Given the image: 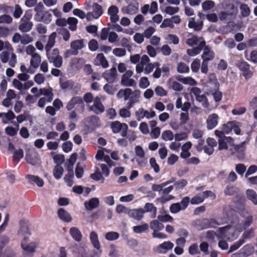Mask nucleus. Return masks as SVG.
<instances>
[{"mask_svg":"<svg viewBox=\"0 0 257 257\" xmlns=\"http://www.w3.org/2000/svg\"><path fill=\"white\" fill-rule=\"evenodd\" d=\"M246 195L249 200H250L254 204L257 205V194L254 190L252 189H247L246 191Z\"/></svg>","mask_w":257,"mask_h":257,"instance_id":"obj_40","label":"nucleus"},{"mask_svg":"<svg viewBox=\"0 0 257 257\" xmlns=\"http://www.w3.org/2000/svg\"><path fill=\"white\" fill-rule=\"evenodd\" d=\"M174 182V180L173 179H172L171 180L165 182L164 183H162L161 184H159V185L154 184L152 186V189L154 191H158L160 193H161V194H163V188L165 186H166L167 185H168L171 183H173Z\"/></svg>","mask_w":257,"mask_h":257,"instance_id":"obj_45","label":"nucleus"},{"mask_svg":"<svg viewBox=\"0 0 257 257\" xmlns=\"http://www.w3.org/2000/svg\"><path fill=\"white\" fill-rule=\"evenodd\" d=\"M203 49V53L201 55L203 61L208 62L212 60L215 57L214 52L207 46H205Z\"/></svg>","mask_w":257,"mask_h":257,"instance_id":"obj_21","label":"nucleus"},{"mask_svg":"<svg viewBox=\"0 0 257 257\" xmlns=\"http://www.w3.org/2000/svg\"><path fill=\"white\" fill-rule=\"evenodd\" d=\"M201 62L199 59H195L191 64V69L193 72L197 73L200 68Z\"/></svg>","mask_w":257,"mask_h":257,"instance_id":"obj_53","label":"nucleus"},{"mask_svg":"<svg viewBox=\"0 0 257 257\" xmlns=\"http://www.w3.org/2000/svg\"><path fill=\"white\" fill-rule=\"evenodd\" d=\"M202 23H197L194 18H190L189 21L188 27L193 28L196 31H199L201 29Z\"/></svg>","mask_w":257,"mask_h":257,"instance_id":"obj_52","label":"nucleus"},{"mask_svg":"<svg viewBox=\"0 0 257 257\" xmlns=\"http://www.w3.org/2000/svg\"><path fill=\"white\" fill-rule=\"evenodd\" d=\"M204 200V197L203 193L197 194L193 197L190 200L192 204H198L202 203Z\"/></svg>","mask_w":257,"mask_h":257,"instance_id":"obj_60","label":"nucleus"},{"mask_svg":"<svg viewBox=\"0 0 257 257\" xmlns=\"http://www.w3.org/2000/svg\"><path fill=\"white\" fill-rule=\"evenodd\" d=\"M63 173V169L62 167L57 165L53 170V175L56 179H59L61 178Z\"/></svg>","mask_w":257,"mask_h":257,"instance_id":"obj_56","label":"nucleus"},{"mask_svg":"<svg viewBox=\"0 0 257 257\" xmlns=\"http://www.w3.org/2000/svg\"><path fill=\"white\" fill-rule=\"evenodd\" d=\"M52 15L50 11H44L39 15H35L34 20L37 22H42L45 24H49L52 21Z\"/></svg>","mask_w":257,"mask_h":257,"instance_id":"obj_15","label":"nucleus"},{"mask_svg":"<svg viewBox=\"0 0 257 257\" xmlns=\"http://www.w3.org/2000/svg\"><path fill=\"white\" fill-rule=\"evenodd\" d=\"M177 80L185 85L195 86L197 85V81L190 76L184 77L179 76L177 78Z\"/></svg>","mask_w":257,"mask_h":257,"instance_id":"obj_32","label":"nucleus"},{"mask_svg":"<svg viewBox=\"0 0 257 257\" xmlns=\"http://www.w3.org/2000/svg\"><path fill=\"white\" fill-rule=\"evenodd\" d=\"M110 151L105 148L99 149L96 154L95 158L97 160L103 161L106 162L110 167L114 165V163L111 160L109 157L105 154H109Z\"/></svg>","mask_w":257,"mask_h":257,"instance_id":"obj_5","label":"nucleus"},{"mask_svg":"<svg viewBox=\"0 0 257 257\" xmlns=\"http://www.w3.org/2000/svg\"><path fill=\"white\" fill-rule=\"evenodd\" d=\"M239 232V231L231 226L220 228L217 233V237L218 239H219L218 246L223 250L227 249L228 245L226 241L220 239L226 238L228 240H233L237 237Z\"/></svg>","mask_w":257,"mask_h":257,"instance_id":"obj_2","label":"nucleus"},{"mask_svg":"<svg viewBox=\"0 0 257 257\" xmlns=\"http://www.w3.org/2000/svg\"><path fill=\"white\" fill-rule=\"evenodd\" d=\"M26 178L28 179L30 183H34L38 187H41L43 186L44 184L43 180L39 176L32 175H28L26 176Z\"/></svg>","mask_w":257,"mask_h":257,"instance_id":"obj_33","label":"nucleus"},{"mask_svg":"<svg viewBox=\"0 0 257 257\" xmlns=\"http://www.w3.org/2000/svg\"><path fill=\"white\" fill-rule=\"evenodd\" d=\"M201 41H204L201 38H197L195 36H190V37L188 38L186 40V43L189 46L196 45L200 44Z\"/></svg>","mask_w":257,"mask_h":257,"instance_id":"obj_46","label":"nucleus"},{"mask_svg":"<svg viewBox=\"0 0 257 257\" xmlns=\"http://www.w3.org/2000/svg\"><path fill=\"white\" fill-rule=\"evenodd\" d=\"M141 98V91L139 89L132 91L131 89V92L129 93V100L127 102V107L129 108H132L135 103L139 102Z\"/></svg>","mask_w":257,"mask_h":257,"instance_id":"obj_14","label":"nucleus"},{"mask_svg":"<svg viewBox=\"0 0 257 257\" xmlns=\"http://www.w3.org/2000/svg\"><path fill=\"white\" fill-rule=\"evenodd\" d=\"M239 69L246 79L250 78L252 75L249 69V65L245 61L240 62L237 65Z\"/></svg>","mask_w":257,"mask_h":257,"instance_id":"obj_20","label":"nucleus"},{"mask_svg":"<svg viewBox=\"0 0 257 257\" xmlns=\"http://www.w3.org/2000/svg\"><path fill=\"white\" fill-rule=\"evenodd\" d=\"M41 57L38 53H36L32 56V58L30 60L31 67L34 68H37L41 63Z\"/></svg>","mask_w":257,"mask_h":257,"instance_id":"obj_36","label":"nucleus"},{"mask_svg":"<svg viewBox=\"0 0 257 257\" xmlns=\"http://www.w3.org/2000/svg\"><path fill=\"white\" fill-rule=\"evenodd\" d=\"M130 92L131 88L122 89L117 92L116 96L118 98L124 97V99L127 100L129 98V93Z\"/></svg>","mask_w":257,"mask_h":257,"instance_id":"obj_42","label":"nucleus"},{"mask_svg":"<svg viewBox=\"0 0 257 257\" xmlns=\"http://www.w3.org/2000/svg\"><path fill=\"white\" fill-rule=\"evenodd\" d=\"M51 156L53 158L54 162L57 164H61L64 161V157L62 155L56 154L54 152H51Z\"/></svg>","mask_w":257,"mask_h":257,"instance_id":"obj_57","label":"nucleus"},{"mask_svg":"<svg viewBox=\"0 0 257 257\" xmlns=\"http://www.w3.org/2000/svg\"><path fill=\"white\" fill-rule=\"evenodd\" d=\"M205 41H201L200 44L197 47L189 49L187 50V54L191 57H194L198 55L205 46Z\"/></svg>","mask_w":257,"mask_h":257,"instance_id":"obj_27","label":"nucleus"},{"mask_svg":"<svg viewBox=\"0 0 257 257\" xmlns=\"http://www.w3.org/2000/svg\"><path fill=\"white\" fill-rule=\"evenodd\" d=\"M57 36L56 32H53L49 36L47 43L45 46V50L48 51L54 46L55 44V39Z\"/></svg>","mask_w":257,"mask_h":257,"instance_id":"obj_35","label":"nucleus"},{"mask_svg":"<svg viewBox=\"0 0 257 257\" xmlns=\"http://www.w3.org/2000/svg\"><path fill=\"white\" fill-rule=\"evenodd\" d=\"M32 15L30 12H26L23 18L21 19L19 26V29L23 32L30 31L33 26V23L30 21Z\"/></svg>","mask_w":257,"mask_h":257,"instance_id":"obj_3","label":"nucleus"},{"mask_svg":"<svg viewBox=\"0 0 257 257\" xmlns=\"http://www.w3.org/2000/svg\"><path fill=\"white\" fill-rule=\"evenodd\" d=\"M69 233L72 238L76 242H80L82 239V234L80 230L76 227H71Z\"/></svg>","mask_w":257,"mask_h":257,"instance_id":"obj_25","label":"nucleus"},{"mask_svg":"<svg viewBox=\"0 0 257 257\" xmlns=\"http://www.w3.org/2000/svg\"><path fill=\"white\" fill-rule=\"evenodd\" d=\"M46 53L48 59L50 62H52V60L60 56L59 51L58 49H54L52 51L50 50L48 51H46Z\"/></svg>","mask_w":257,"mask_h":257,"instance_id":"obj_50","label":"nucleus"},{"mask_svg":"<svg viewBox=\"0 0 257 257\" xmlns=\"http://www.w3.org/2000/svg\"><path fill=\"white\" fill-rule=\"evenodd\" d=\"M150 85V82L147 77H142L139 80V85L141 88L146 89Z\"/></svg>","mask_w":257,"mask_h":257,"instance_id":"obj_58","label":"nucleus"},{"mask_svg":"<svg viewBox=\"0 0 257 257\" xmlns=\"http://www.w3.org/2000/svg\"><path fill=\"white\" fill-rule=\"evenodd\" d=\"M0 13H4V15L13 14V16L16 18V5L15 10L13 6H8L6 4H0Z\"/></svg>","mask_w":257,"mask_h":257,"instance_id":"obj_24","label":"nucleus"},{"mask_svg":"<svg viewBox=\"0 0 257 257\" xmlns=\"http://www.w3.org/2000/svg\"><path fill=\"white\" fill-rule=\"evenodd\" d=\"M118 8L114 5L111 6L107 10V14L109 16L110 20L112 23H116L119 21Z\"/></svg>","mask_w":257,"mask_h":257,"instance_id":"obj_18","label":"nucleus"},{"mask_svg":"<svg viewBox=\"0 0 257 257\" xmlns=\"http://www.w3.org/2000/svg\"><path fill=\"white\" fill-rule=\"evenodd\" d=\"M177 71L180 73H188L189 71V67L185 63L180 62L177 65Z\"/></svg>","mask_w":257,"mask_h":257,"instance_id":"obj_59","label":"nucleus"},{"mask_svg":"<svg viewBox=\"0 0 257 257\" xmlns=\"http://www.w3.org/2000/svg\"><path fill=\"white\" fill-rule=\"evenodd\" d=\"M109 257H119L116 246L114 244H110L108 249Z\"/></svg>","mask_w":257,"mask_h":257,"instance_id":"obj_55","label":"nucleus"},{"mask_svg":"<svg viewBox=\"0 0 257 257\" xmlns=\"http://www.w3.org/2000/svg\"><path fill=\"white\" fill-rule=\"evenodd\" d=\"M89 238L92 246L97 250L96 253L97 257H100L102 251L97 233L94 231H91L90 233Z\"/></svg>","mask_w":257,"mask_h":257,"instance_id":"obj_9","label":"nucleus"},{"mask_svg":"<svg viewBox=\"0 0 257 257\" xmlns=\"http://www.w3.org/2000/svg\"><path fill=\"white\" fill-rule=\"evenodd\" d=\"M175 135L171 130H166L162 132L161 138L164 141H172L174 138Z\"/></svg>","mask_w":257,"mask_h":257,"instance_id":"obj_38","label":"nucleus"},{"mask_svg":"<svg viewBox=\"0 0 257 257\" xmlns=\"http://www.w3.org/2000/svg\"><path fill=\"white\" fill-rule=\"evenodd\" d=\"M155 116V112L152 109L149 111L143 108H140L135 112V116L138 121H141L145 117L150 119Z\"/></svg>","mask_w":257,"mask_h":257,"instance_id":"obj_7","label":"nucleus"},{"mask_svg":"<svg viewBox=\"0 0 257 257\" xmlns=\"http://www.w3.org/2000/svg\"><path fill=\"white\" fill-rule=\"evenodd\" d=\"M84 46L83 41L82 40H77L72 41L70 44L71 49V54L77 55L78 54V51L83 48Z\"/></svg>","mask_w":257,"mask_h":257,"instance_id":"obj_23","label":"nucleus"},{"mask_svg":"<svg viewBox=\"0 0 257 257\" xmlns=\"http://www.w3.org/2000/svg\"><path fill=\"white\" fill-rule=\"evenodd\" d=\"M26 160L28 163L32 165H37L40 160L39 154L35 150L29 151L26 155Z\"/></svg>","mask_w":257,"mask_h":257,"instance_id":"obj_13","label":"nucleus"},{"mask_svg":"<svg viewBox=\"0 0 257 257\" xmlns=\"http://www.w3.org/2000/svg\"><path fill=\"white\" fill-rule=\"evenodd\" d=\"M246 111L245 107L239 106L233 108L232 111V114L234 115H240L244 114Z\"/></svg>","mask_w":257,"mask_h":257,"instance_id":"obj_64","label":"nucleus"},{"mask_svg":"<svg viewBox=\"0 0 257 257\" xmlns=\"http://www.w3.org/2000/svg\"><path fill=\"white\" fill-rule=\"evenodd\" d=\"M105 238L108 241H113L117 239L119 234L115 231H109L105 234Z\"/></svg>","mask_w":257,"mask_h":257,"instance_id":"obj_48","label":"nucleus"},{"mask_svg":"<svg viewBox=\"0 0 257 257\" xmlns=\"http://www.w3.org/2000/svg\"><path fill=\"white\" fill-rule=\"evenodd\" d=\"M3 114L2 121L7 123L8 121L12 120L15 117V114L12 110H9L7 113H2Z\"/></svg>","mask_w":257,"mask_h":257,"instance_id":"obj_51","label":"nucleus"},{"mask_svg":"<svg viewBox=\"0 0 257 257\" xmlns=\"http://www.w3.org/2000/svg\"><path fill=\"white\" fill-rule=\"evenodd\" d=\"M116 69L111 68L103 73V77L109 83L113 82L116 78Z\"/></svg>","mask_w":257,"mask_h":257,"instance_id":"obj_26","label":"nucleus"},{"mask_svg":"<svg viewBox=\"0 0 257 257\" xmlns=\"http://www.w3.org/2000/svg\"><path fill=\"white\" fill-rule=\"evenodd\" d=\"M218 150H227L229 147H233L234 145V140L230 137H225L219 139Z\"/></svg>","mask_w":257,"mask_h":257,"instance_id":"obj_11","label":"nucleus"},{"mask_svg":"<svg viewBox=\"0 0 257 257\" xmlns=\"http://www.w3.org/2000/svg\"><path fill=\"white\" fill-rule=\"evenodd\" d=\"M113 54L116 57H123L126 54L125 49L121 48H115L112 51Z\"/></svg>","mask_w":257,"mask_h":257,"instance_id":"obj_63","label":"nucleus"},{"mask_svg":"<svg viewBox=\"0 0 257 257\" xmlns=\"http://www.w3.org/2000/svg\"><path fill=\"white\" fill-rule=\"evenodd\" d=\"M139 10V3L136 0H130L127 6L123 7L121 11L127 15H134L136 14Z\"/></svg>","mask_w":257,"mask_h":257,"instance_id":"obj_6","label":"nucleus"},{"mask_svg":"<svg viewBox=\"0 0 257 257\" xmlns=\"http://www.w3.org/2000/svg\"><path fill=\"white\" fill-rule=\"evenodd\" d=\"M160 66V64L158 62L150 63L145 65L144 73L145 74H149L152 72L155 67Z\"/></svg>","mask_w":257,"mask_h":257,"instance_id":"obj_44","label":"nucleus"},{"mask_svg":"<svg viewBox=\"0 0 257 257\" xmlns=\"http://www.w3.org/2000/svg\"><path fill=\"white\" fill-rule=\"evenodd\" d=\"M20 40L22 44H27L33 41V38L29 35H25L21 36L17 34V41Z\"/></svg>","mask_w":257,"mask_h":257,"instance_id":"obj_49","label":"nucleus"},{"mask_svg":"<svg viewBox=\"0 0 257 257\" xmlns=\"http://www.w3.org/2000/svg\"><path fill=\"white\" fill-rule=\"evenodd\" d=\"M78 20L74 17H70L67 19V24L69 25V29L74 31L77 29Z\"/></svg>","mask_w":257,"mask_h":257,"instance_id":"obj_47","label":"nucleus"},{"mask_svg":"<svg viewBox=\"0 0 257 257\" xmlns=\"http://www.w3.org/2000/svg\"><path fill=\"white\" fill-rule=\"evenodd\" d=\"M99 203V201L97 198H92L88 201H86L84 202V206L86 210H92L96 208Z\"/></svg>","mask_w":257,"mask_h":257,"instance_id":"obj_31","label":"nucleus"},{"mask_svg":"<svg viewBox=\"0 0 257 257\" xmlns=\"http://www.w3.org/2000/svg\"><path fill=\"white\" fill-rule=\"evenodd\" d=\"M133 74L132 70H127L122 76L121 84L126 86H134L136 85V82L133 79L131 78Z\"/></svg>","mask_w":257,"mask_h":257,"instance_id":"obj_12","label":"nucleus"},{"mask_svg":"<svg viewBox=\"0 0 257 257\" xmlns=\"http://www.w3.org/2000/svg\"><path fill=\"white\" fill-rule=\"evenodd\" d=\"M94 64L96 65H101L104 68H107L109 65L107 61L102 53L98 54L97 55L94 60Z\"/></svg>","mask_w":257,"mask_h":257,"instance_id":"obj_28","label":"nucleus"},{"mask_svg":"<svg viewBox=\"0 0 257 257\" xmlns=\"http://www.w3.org/2000/svg\"><path fill=\"white\" fill-rule=\"evenodd\" d=\"M103 14L102 7L97 3L92 5V11L86 14V20L88 21L98 19Z\"/></svg>","mask_w":257,"mask_h":257,"instance_id":"obj_4","label":"nucleus"},{"mask_svg":"<svg viewBox=\"0 0 257 257\" xmlns=\"http://www.w3.org/2000/svg\"><path fill=\"white\" fill-rule=\"evenodd\" d=\"M174 243L170 241H166L154 248V250L159 253H166L173 248Z\"/></svg>","mask_w":257,"mask_h":257,"instance_id":"obj_10","label":"nucleus"},{"mask_svg":"<svg viewBox=\"0 0 257 257\" xmlns=\"http://www.w3.org/2000/svg\"><path fill=\"white\" fill-rule=\"evenodd\" d=\"M168 83L170 86L174 90L180 91L183 90V86L178 82L174 81L172 78H170Z\"/></svg>","mask_w":257,"mask_h":257,"instance_id":"obj_39","label":"nucleus"},{"mask_svg":"<svg viewBox=\"0 0 257 257\" xmlns=\"http://www.w3.org/2000/svg\"><path fill=\"white\" fill-rule=\"evenodd\" d=\"M80 105L84 107V104L82 98L80 97H74L68 103L66 107L68 110H71L76 105Z\"/></svg>","mask_w":257,"mask_h":257,"instance_id":"obj_29","label":"nucleus"},{"mask_svg":"<svg viewBox=\"0 0 257 257\" xmlns=\"http://www.w3.org/2000/svg\"><path fill=\"white\" fill-rule=\"evenodd\" d=\"M188 138V133L184 132L177 133L174 136L175 140L178 142L186 140Z\"/></svg>","mask_w":257,"mask_h":257,"instance_id":"obj_54","label":"nucleus"},{"mask_svg":"<svg viewBox=\"0 0 257 257\" xmlns=\"http://www.w3.org/2000/svg\"><path fill=\"white\" fill-rule=\"evenodd\" d=\"M103 90L109 94H113L116 91L117 88L112 85L106 84L103 86Z\"/></svg>","mask_w":257,"mask_h":257,"instance_id":"obj_62","label":"nucleus"},{"mask_svg":"<svg viewBox=\"0 0 257 257\" xmlns=\"http://www.w3.org/2000/svg\"><path fill=\"white\" fill-rule=\"evenodd\" d=\"M89 109L96 114L101 113L104 111V107L101 102L100 98L98 96L94 98L93 104L90 106Z\"/></svg>","mask_w":257,"mask_h":257,"instance_id":"obj_17","label":"nucleus"},{"mask_svg":"<svg viewBox=\"0 0 257 257\" xmlns=\"http://www.w3.org/2000/svg\"><path fill=\"white\" fill-rule=\"evenodd\" d=\"M40 95H43L47 98V102H51L53 99V89L51 87L48 88H43L40 89Z\"/></svg>","mask_w":257,"mask_h":257,"instance_id":"obj_34","label":"nucleus"},{"mask_svg":"<svg viewBox=\"0 0 257 257\" xmlns=\"http://www.w3.org/2000/svg\"><path fill=\"white\" fill-rule=\"evenodd\" d=\"M111 128L114 133H118L120 130L123 131V136H125L128 130L127 124L125 123H120L116 121L111 124Z\"/></svg>","mask_w":257,"mask_h":257,"instance_id":"obj_16","label":"nucleus"},{"mask_svg":"<svg viewBox=\"0 0 257 257\" xmlns=\"http://www.w3.org/2000/svg\"><path fill=\"white\" fill-rule=\"evenodd\" d=\"M59 218L66 222L71 221L72 218L71 215L66 210L63 208H60L58 210L57 212Z\"/></svg>","mask_w":257,"mask_h":257,"instance_id":"obj_30","label":"nucleus"},{"mask_svg":"<svg viewBox=\"0 0 257 257\" xmlns=\"http://www.w3.org/2000/svg\"><path fill=\"white\" fill-rule=\"evenodd\" d=\"M159 220H154L151 222L150 223V228L153 230V232H156L157 231H160L162 230L164 226V225L159 221Z\"/></svg>","mask_w":257,"mask_h":257,"instance_id":"obj_37","label":"nucleus"},{"mask_svg":"<svg viewBox=\"0 0 257 257\" xmlns=\"http://www.w3.org/2000/svg\"><path fill=\"white\" fill-rule=\"evenodd\" d=\"M18 234L22 238L21 247L24 257H32L40 246L38 240L30 241L29 237L32 234L31 226L28 221L21 220Z\"/></svg>","mask_w":257,"mask_h":257,"instance_id":"obj_1","label":"nucleus"},{"mask_svg":"<svg viewBox=\"0 0 257 257\" xmlns=\"http://www.w3.org/2000/svg\"><path fill=\"white\" fill-rule=\"evenodd\" d=\"M148 228V225L146 223L140 225L134 226L133 229V231L137 233H142Z\"/></svg>","mask_w":257,"mask_h":257,"instance_id":"obj_61","label":"nucleus"},{"mask_svg":"<svg viewBox=\"0 0 257 257\" xmlns=\"http://www.w3.org/2000/svg\"><path fill=\"white\" fill-rule=\"evenodd\" d=\"M135 152L137 156L136 161L140 166H144L147 163V159L145 157V153L143 149L140 146L135 148Z\"/></svg>","mask_w":257,"mask_h":257,"instance_id":"obj_8","label":"nucleus"},{"mask_svg":"<svg viewBox=\"0 0 257 257\" xmlns=\"http://www.w3.org/2000/svg\"><path fill=\"white\" fill-rule=\"evenodd\" d=\"M196 100L202 103V105L204 108H207L209 110H211V108H209V103L206 97L204 94H200L196 98Z\"/></svg>","mask_w":257,"mask_h":257,"instance_id":"obj_41","label":"nucleus"},{"mask_svg":"<svg viewBox=\"0 0 257 257\" xmlns=\"http://www.w3.org/2000/svg\"><path fill=\"white\" fill-rule=\"evenodd\" d=\"M74 178L73 172L72 169H70L68 173L65 175L64 180L67 186L71 187L73 184V178Z\"/></svg>","mask_w":257,"mask_h":257,"instance_id":"obj_43","label":"nucleus"},{"mask_svg":"<svg viewBox=\"0 0 257 257\" xmlns=\"http://www.w3.org/2000/svg\"><path fill=\"white\" fill-rule=\"evenodd\" d=\"M219 116L216 113H211L209 115L206 119L207 128L212 130L218 124Z\"/></svg>","mask_w":257,"mask_h":257,"instance_id":"obj_19","label":"nucleus"},{"mask_svg":"<svg viewBox=\"0 0 257 257\" xmlns=\"http://www.w3.org/2000/svg\"><path fill=\"white\" fill-rule=\"evenodd\" d=\"M144 213L142 208L130 209L128 215L136 220H140L143 217Z\"/></svg>","mask_w":257,"mask_h":257,"instance_id":"obj_22","label":"nucleus"}]
</instances>
